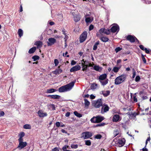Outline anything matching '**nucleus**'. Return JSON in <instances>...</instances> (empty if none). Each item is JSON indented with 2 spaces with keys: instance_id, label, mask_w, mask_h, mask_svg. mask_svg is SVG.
Masks as SVG:
<instances>
[{
  "instance_id": "obj_59",
  "label": "nucleus",
  "mask_w": 151,
  "mask_h": 151,
  "mask_svg": "<svg viewBox=\"0 0 151 151\" xmlns=\"http://www.w3.org/2000/svg\"><path fill=\"white\" fill-rule=\"evenodd\" d=\"M66 149H67V146L66 145H65L62 148V149L63 150V151H65V150H67Z\"/></svg>"
},
{
  "instance_id": "obj_31",
  "label": "nucleus",
  "mask_w": 151,
  "mask_h": 151,
  "mask_svg": "<svg viewBox=\"0 0 151 151\" xmlns=\"http://www.w3.org/2000/svg\"><path fill=\"white\" fill-rule=\"evenodd\" d=\"M18 33L19 37H21L23 35L22 30L21 29H19L18 31Z\"/></svg>"
},
{
  "instance_id": "obj_57",
  "label": "nucleus",
  "mask_w": 151,
  "mask_h": 151,
  "mask_svg": "<svg viewBox=\"0 0 151 151\" xmlns=\"http://www.w3.org/2000/svg\"><path fill=\"white\" fill-rule=\"evenodd\" d=\"M4 114V113L3 111H0V117L3 116Z\"/></svg>"
},
{
  "instance_id": "obj_7",
  "label": "nucleus",
  "mask_w": 151,
  "mask_h": 151,
  "mask_svg": "<svg viewBox=\"0 0 151 151\" xmlns=\"http://www.w3.org/2000/svg\"><path fill=\"white\" fill-rule=\"evenodd\" d=\"M18 141L19 144L17 147L19 148L20 149L24 148L27 146V143L26 142H23V140H19Z\"/></svg>"
},
{
  "instance_id": "obj_41",
  "label": "nucleus",
  "mask_w": 151,
  "mask_h": 151,
  "mask_svg": "<svg viewBox=\"0 0 151 151\" xmlns=\"http://www.w3.org/2000/svg\"><path fill=\"white\" fill-rule=\"evenodd\" d=\"M32 59L34 61H35L39 59V57L37 55H35L32 57Z\"/></svg>"
},
{
  "instance_id": "obj_53",
  "label": "nucleus",
  "mask_w": 151,
  "mask_h": 151,
  "mask_svg": "<svg viewBox=\"0 0 151 151\" xmlns=\"http://www.w3.org/2000/svg\"><path fill=\"white\" fill-rule=\"evenodd\" d=\"M144 51H145L146 53H150L149 50V49H147L146 48H145Z\"/></svg>"
},
{
  "instance_id": "obj_4",
  "label": "nucleus",
  "mask_w": 151,
  "mask_h": 151,
  "mask_svg": "<svg viewBox=\"0 0 151 151\" xmlns=\"http://www.w3.org/2000/svg\"><path fill=\"white\" fill-rule=\"evenodd\" d=\"M104 119V118L100 116H97L96 117H93L91 119V122L94 123H98L101 122Z\"/></svg>"
},
{
  "instance_id": "obj_55",
  "label": "nucleus",
  "mask_w": 151,
  "mask_h": 151,
  "mask_svg": "<svg viewBox=\"0 0 151 151\" xmlns=\"http://www.w3.org/2000/svg\"><path fill=\"white\" fill-rule=\"evenodd\" d=\"M142 60L144 62V63H146V61L145 59V58L143 56V55L142 56Z\"/></svg>"
},
{
  "instance_id": "obj_13",
  "label": "nucleus",
  "mask_w": 151,
  "mask_h": 151,
  "mask_svg": "<svg viewBox=\"0 0 151 151\" xmlns=\"http://www.w3.org/2000/svg\"><path fill=\"white\" fill-rule=\"evenodd\" d=\"M85 21L86 23H91L93 20V18L92 16H89L88 14L85 15Z\"/></svg>"
},
{
  "instance_id": "obj_47",
  "label": "nucleus",
  "mask_w": 151,
  "mask_h": 151,
  "mask_svg": "<svg viewBox=\"0 0 151 151\" xmlns=\"http://www.w3.org/2000/svg\"><path fill=\"white\" fill-rule=\"evenodd\" d=\"M64 35L65 37L64 38V40L65 42H66V41L67 39L69 37L67 34Z\"/></svg>"
},
{
  "instance_id": "obj_60",
  "label": "nucleus",
  "mask_w": 151,
  "mask_h": 151,
  "mask_svg": "<svg viewBox=\"0 0 151 151\" xmlns=\"http://www.w3.org/2000/svg\"><path fill=\"white\" fill-rule=\"evenodd\" d=\"M70 113L69 112H67L65 115V116L66 117H68L70 116Z\"/></svg>"
},
{
  "instance_id": "obj_48",
  "label": "nucleus",
  "mask_w": 151,
  "mask_h": 151,
  "mask_svg": "<svg viewBox=\"0 0 151 151\" xmlns=\"http://www.w3.org/2000/svg\"><path fill=\"white\" fill-rule=\"evenodd\" d=\"M140 79V77L139 76H137L136 77L135 79L136 81V82L139 81Z\"/></svg>"
},
{
  "instance_id": "obj_11",
  "label": "nucleus",
  "mask_w": 151,
  "mask_h": 151,
  "mask_svg": "<svg viewBox=\"0 0 151 151\" xmlns=\"http://www.w3.org/2000/svg\"><path fill=\"white\" fill-rule=\"evenodd\" d=\"M109 107L106 105H104L102 106L101 113L102 114H104L106 112H107L109 111Z\"/></svg>"
},
{
  "instance_id": "obj_46",
  "label": "nucleus",
  "mask_w": 151,
  "mask_h": 151,
  "mask_svg": "<svg viewBox=\"0 0 151 151\" xmlns=\"http://www.w3.org/2000/svg\"><path fill=\"white\" fill-rule=\"evenodd\" d=\"M94 28V26L92 24H91L90 25L89 27V31H91Z\"/></svg>"
},
{
  "instance_id": "obj_17",
  "label": "nucleus",
  "mask_w": 151,
  "mask_h": 151,
  "mask_svg": "<svg viewBox=\"0 0 151 151\" xmlns=\"http://www.w3.org/2000/svg\"><path fill=\"white\" fill-rule=\"evenodd\" d=\"M125 142V139H119L118 141V142L117 144L119 147H121L124 145Z\"/></svg>"
},
{
  "instance_id": "obj_61",
  "label": "nucleus",
  "mask_w": 151,
  "mask_h": 151,
  "mask_svg": "<svg viewBox=\"0 0 151 151\" xmlns=\"http://www.w3.org/2000/svg\"><path fill=\"white\" fill-rule=\"evenodd\" d=\"M95 96L92 94H91L90 95V98L91 99H93L95 98Z\"/></svg>"
},
{
  "instance_id": "obj_2",
  "label": "nucleus",
  "mask_w": 151,
  "mask_h": 151,
  "mask_svg": "<svg viewBox=\"0 0 151 151\" xmlns=\"http://www.w3.org/2000/svg\"><path fill=\"white\" fill-rule=\"evenodd\" d=\"M107 75L106 73H104L100 75L99 78V81L101 85L104 86L108 83L109 80L107 78Z\"/></svg>"
},
{
  "instance_id": "obj_18",
  "label": "nucleus",
  "mask_w": 151,
  "mask_h": 151,
  "mask_svg": "<svg viewBox=\"0 0 151 151\" xmlns=\"http://www.w3.org/2000/svg\"><path fill=\"white\" fill-rule=\"evenodd\" d=\"M93 68L94 70L99 72H101L102 70V68L98 65H94L93 67Z\"/></svg>"
},
{
  "instance_id": "obj_3",
  "label": "nucleus",
  "mask_w": 151,
  "mask_h": 151,
  "mask_svg": "<svg viewBox=\"0 0 151 151\" xmlns=\"http://www.w3.org/2000/svg\"><path fill=\"white\" fill-rule=\"evenodd\" d=\"M126 76L122 75L117 77L115 80V84L119 85L123 83L126 79Z\"/></svg>"
},
{
  "instance_id": "obj_37",
  "label": "nucleus",
  "mask_w": 151,
  "mask_h": 151,
  "mask_svg": "<svg viewBox=\"0 0 151 151\" xmlns=\"http://www.w3.org/2000/svg\"><path fill=\"white\" fill-rule=\"evenodd\" d=\"M85 106H88L90 105V103L86 99H84Z\"/></svg>"
},
{
  "instance_id": "obj_10",
  "label": "nucleus",
  "mask_w": 151,
  "mask_h": 151,
  "mask_svg": "<svg viewBox=\"0 0 151 151\" xmlns=\"http://www.w3.org/2000/svg\"><path fill=\"white\" fill-rule=\"evenodd\" d=\"M38 116L40 118H43L47 116V114L42 110H40L37 112Z\"/></svg>"
},
{
  "instance_id": "obj_62",
  "label": "nucleus",
  "mask_w": 151,
  "mask_h": 151,
  "mask_svg": "<svg viewBox=\"0 0 151 151\" xmlns=\"http://www.w3.org/2000/svg\"><path fill=\"white\" fill-rule=\"evenodd\" d=\"M134 101L135 102H137V98H136V97L134 96Z\"/></svg>"
},
{
  "instance_id": "obj_28",
  "label": "nucleus",
  "mask_w": 151,
  "mask_h": 151,
  "mask_svg": "<svg viewBox=\"0 0 151 151\" xmlns=\"http://www.w3.org/2000/svg\"><path fill=\"white\" fill-rule=\"evenodd\" d=\"M98 86V85L96 83H92L91 85V88L92 89H96Z\"/></svg>"
},
{
  "instance_id": "obj_36",
  "label": "nucleus",
  "mask_w": 151,
  "mask_h": 151,
  "mask_svg": "<svg viewBox=\"0 0 151 151\" xmlns=\"http://www.w3.org/2000/svg\"><path fill=\"white\" fill-rule=\"evenodd\" d=\"M104 34H106V35H109L110 33V30L109 29H106L104 28Z\"/></svg>"
},
{
  "instance_id": "obj_56",
  "label": "nucleus",
  "mask_w": 151,
  "mask_h": 151,
  "mask_svg": "<svg viewBox=\"0 0 151 151\" xmlns=\"http://www.w3.org/2000/svg\"><path fill=\"white\" fill-rule=\"evenodd\" d=\"M139 47L142 50L144 51V49L145 48L144 47V46L143 45H140L139 46Z\"/></svg>"
},
{
  "instance_id": "obj_40",
  "label": "nucleus",
  "mask_w": 151,
  "mask_h": 151,
  "mask_svg": "<svg viewBox=\"0 0 151 151\" xmlns=\"http://www.w3.org/2000/svg\"><path fill=\"white\" fill-rule=\"evenodd\" d=\"M70 147L72 148L76 149L78 147V145L77 144H72Z\"/></svg>"
},
{
  "instance_id": "obj_44",
  "label": "nucleus",
  "mask_w": 151,
  "mask_h": 151,
  "mask_svg": "<svg viewBox=\"0 0 151 151\" xmlns=\"http://www.w3.org/2000/svg\"><path fill=\"white\" fill-rule=\"evenodd\" d=\"M122 49V48L119 47H116L115 49V51L116 53L118 52L119 51H120Z\"/></svg>"
},
{
  "instance_id": "obj_52",
  "label": "nucleus",
  "mask_w": 151,
  "mask_h": 151,
  "mask_svg": "<svg viewBox=\"0 0 151 151\" xmlns=\"http://www.w3.org/2000/svg\"><path fill=\"white\" fill-rule=\"evenodd\" d=\"M60 122H57L55 124L56 126L58 127L60 126Z\"/></svg>"
},
{
  "instance_id": "obj_63",
  "label": "nucleus",
  "mask_w": 151,
  "mask_h": 151,
  "mask_svg": "<svg viewBox=\"0 0 151 151\" xmlns=\"http://www.w3.org/2000/svg\"><path fill=\"white\" fill-rule=\"evenodd\" d=\"M61 132L63 133H67V131H66L65 130L63 129H62L61 130Z\"/></svg>"
},
{
  "instance_id": "obj_26",
  "label": "nucleus",
  "mask_w": 151,
  "mask_h": 151,
  "mask_svg": "<svg viewBox=\"0 0 151 151\" xmlns=\"http://www.w3.org/2000/svg\"><path fill=\"white\" fill-rule=\"evenodd\" d=\"M100 39L103 42H106L108 41L109 39L106 37H102L100 38Z\"/></svg>"
},
{
  "instance_id": "obj_42",
  "label": "nucleus",
  "mask_w": 151,
  "mask_h": 151,
  "mask_svg": "<svg viewBox=\"0 0 151 151\" xmlns=\"http://www.w3.org/2000/svg\"><path fill=\"white\" fill-rule=\"evenodd\" d=\"M50 107L52 110H55V105L53 104H50L49 105Z\"/></svg>"
},
{
  "instance_id": "obj_23",
  "label": "nucleus",
  "mask_w": 151,
  "mask_h": 151,
  "mask_svg": "<svg viewBox=\"0 0 151 151\" xmlns=\"http://www.w3.org/2000/svg\"><path fill=\"white\" fill-rule=\"evenodd\" d=\"M24 134H25L24 132H21L19 135V138L18 139V140H23L22 137L24 136Z\"/></svg>"
},
{
  "instance_id": "obj_15",
  "label": "nucleus",
  "mask_w": 151,
  "mask_h": 151,
  "mask_svg": "<svg viewBox=\"0 0 151 151\" xmlns=\"http://www.w3.org/2000/svg\"><path fill=\"white\" fill-rule=\"evenodd\" d=\"M94 106L97 108L99 107L102 104L101 100H98L94 103Z\"/></svg>"
},
{
  "instance_id": "obj_64",
  "label": "nucleus",
  "mask_w": 151,
  "mask_h": 151,
  "mask_svg": "<svg viewBox=\"0 0 151 151\" xmlns=\"http://www.w3.org/2000/svg\"><path fill=\"white\" fill-rule=\"evenodd\" d=\"M142 151H147L148 150L147 149L145 148V147L144 148H143L142 149Z\"/></svg>"
},
{
  "instance_id": "obj_25",
  "label": "nucleus",
  "mask_w": 151,
  "mask_h": 151,
  "mask_svg": "<svg viewBox=\"0 0 151 151\" xmlns=\"http://www.w3.org/2000/svg\"><path fill=\"white\" fill-rule=\"evenodd\" d=\"M48 96H50L51 98L54 99H59L60 97V96L58 95H49Z\"/></svg>"
},
{
  "instance_id": "obj_16",
  "label": "nucleus",
  "mask_w": 151,
  "mask_h": 151,
  "mask_svg": "<svg viewBox=\"0 0 151 151\" xmlns=\"http://www.w3.org/2000/svg\"><path fill=\"white\" fill-rule=\"evenodd\" d=\"M127 39L129 40L131 42H133L135 41V40H137L138 41L137 39L135 37H133L131 35H128L127 37Z\"/></svg>"
},
{
  "instance_id": "obj_50",
  "label": "nucleus",
  "mask_w": 151,
  "mask_h": 151,
  "mask_svg": "<svg viewBox=\"0 0 151 151\" xmlns=\"http://www.w3.org/2000/svg\"><path fill=\"white\" fill-rule=\"evenodd\" d=\"M82 63V65H88L89 62L88 61H86L85 62V63Z\"/></svg>"
},
{
  "instance_id": "obj_30",
  "label": "nucleus",
  "mask_w": 151,
  "mask_h": 151,
  "mask_svg": "<svg viewBox=\"0 0 151 151\" xmlns=\"http://www.w3.org/2000/svg\"><path fill=\"white\" fill-rule=\"evenodd\" d=\"M99 44V41H97L95 43V44L93 46V50H95L97 49L98 45Z\"/></svg>"
},
{
  "instance_id": "obj_19",
  "label": "nucleus",
  "mask_w": 151,
  "mask_h": 151,
  "mask_svg": "<svg viewBox=\"0 0 151 151\" xmlns=\"http://www.w3.org/2000/svg\"><path fill=\"white\" fill-rule=\"evenodd\" d=\"M60 66H58V68L56 69L53 71V73L54 74L56 75L59 74L62 72V70L60 68Z\"/></svg>"
},
{
  "instance_id": "obj_58",
  "label": "nucleus",
  "mask_w": 151,
  "mask_h": 151,
  "mask_svg": "<svg viewBox=\"0 0 151 151\" xmlns=\"http://www.w3.org/2000/svg\"><path fill=\"white\" fill-rule=\"evenodd\" d=\"M63 34L64 35H65L67 34L66 32L64 29H63L62 30Z\"/></svg>"
},
{
  "instance_id": "obj_24",
  "label": "nucleus",
  "mask_w": 151,
  "mask_h": 151,
  "mask_svg": "<svg viewBox=\"0 0 151 151\" xmlns=\"http://www.w3.org/2000/svg\"><path fill=\"white\" fill-rule=\"evenodd\" d=\"M120 68V66L119 67H117L115 66L113 68L112 70L115 73H117V72H118Z\"/></svg>"
},
{
  "instance_id": "obj_14",
  "label": "nucleus",
  "mask_w": 151,
  "mask_h": 151,
  "mask_svg": "<svg viewBox=\"0 0 151 151\" xmlns=\"http://www.w3.org/2000/svg\"><path fill=\"white\" fill-rule=\"evenodd\" d=\"M81 68V67L79 65H76L73 67L70 70L71 72H75L79 70Z\"/></svg>"
},
{
  "instance_id": "obj_1",
  "label": "nucleus",
  "mask_w": 151,
  "mask_h": 151,
  "mask_svg": "<svg viewBox=\"0 0 151 151\" xmlns=\"http://www.w3.org/2000/svg\"><path fill=\"white\" fill-rule=\"evenodd\" d=\"M76 81H73L65 85L60 87L58 91L60 92H64L69 91L73 88L74 85Z\"/></svg>"
},
{
  "instance_id": "obj_12",
  "label": "nucleus",
  "mask_w": 151,
  "mask_h": 151,
  "mask_svg": "<svg viewBox=\"0 0 151 151\" xmlns=\"http://www.w3.org/2000/svg\"><path fill=\"white\" fill-rule=\"evenodd\" d=\"M56 42V40L53 38H50L48 39L47 44L48 46H51Z\"/></svg>"
},
{
  "instance_id": "obj_20",
  "label": "nucleus",
  "mask_w": 151,
  "mask_h": 151,
  "mask_svg": "<svg viewBox=\"0 0 151 151\" xmlns=\"http://www.w3.org/2000/svg\"><path fill=\"white\" fill-rule=\"evenodd\" d=\"M73 18L75 22H77L80 20L81 18L79 14L76 15L75 16H74Z\"/></svg>"
},
{
  "instance_id": "obj_22",
  "label": "nucleus",
  "mask_w": 151,
  "mask_h": 151,
  "mask_svg": "<svg viewBox=\"0 0 151 151\" xmlns=\"http://www.w3.org/2000/svg\"><path fill=\"white\" fill-rule=\"evenodd\" d=\"M35 45L37 46V47L40 48L41 47L42 45V42L40 41H37L35 42Z\"/></svg>"
},
{
  "instance_id": "obj_51",
  "label": "nucleus",
  "mask_w": 151,
  "mask_h": 151,
  "mask_svg": "<svg viewBox=\"0 0 151 151\" xmlns=\"http://www.w3.org/2000/svg\"><path fill=\"white\" fill-rule=\"evenodd\" d=\"M94 64L93 62H92V63H89L88 64V67H93L94 66Z\"/></svg>"
},
{
  "instance_id": "obj_49",
  "label": "nucleus",
  "mask_w": 151,
  "mask_h": 151,
  "mask_svg": "<svg viewBox=\"0 0 151 151\" xmlns=\"http://www.w3.org/2000/svg\"><path fill=\"white\" fill-rule=\"evenodd\" d=\"M76 63V62L74 60H72L71 61V65H75Z\"/></svg>"
},
{
  "instance_id": "obj_32",
  "label": "nucleus",
  "mask_w": 151,
  "mask_h": 151,
  "mask_svg": "<svg viewBox=\"0 0 151 151\" xmlns=\"http://www.w3.org/2000/svg\"><path fill=\"white\" fill-rule=\"evenodd\" d=\"M110 93V91L109 90H107L104 92L103 94L104 96H107Z\"/></svg>"
},
{
  "instance_id": "obj_8",
  "label": "nucleus",
  "mask_w": 151,
  "mask_h": 151,
  "mask_svg": "<svg viewBox=\"0 0 151 151\" xmlns=\"http://www.w3.org/2000/svg\"><path fill=\"white\" fill-rule=\"evenodd\" d=\"M122 117L118 114L114 115L113 117L112 121L114 122H118L121 120Z\"/></svg>"
},
{
  "instance_id": "obj_27",
  "label": "nucleus",
  "mask_w": 151,
  "mask_h": 151,
  "mask_svg": "<svg viewBox=\"0 0 151 151\" xmlns=\"http://www.w3.org/2000/svg\"><path fill=\"white\" fill-rule=\"evenodd\" d=\"M36 49V47H34L31 48L29 51V53L30 54L34 52Z\"/></svg>"
},
{
  "instance_id": "obj_5",
  "label": "nucleus",
  "mask_w": 151,
  "mask_h": 151,
  "mask_svg": "<svg viewBox=\"0 0 151 151\" xmlns=\"http://www.w3.org/2000/svg\"><path fill=\"white\" fill-rule=\"evenodd\" d=\"M81 135V138H83L84 139H88L92 135L91 132H83Z\"/></svg>"
},
{
  "instance_id": "obj_35",
  "label": "nucleus",
  "mask_w": 151,
  "mask_h": 151,
  "mask_svg": "<svg viewBox=\"0 0 151 151\" xmlns=\"http://www.w3.org/2000/svg\"><path fill=\"white\" fill-rule=\"evenodd\" d=\"M74 114L75 116L77 117L80 118L82 116V115L80 113H78L76 111H75L74 112Z\"/></svg>"
},
{
  "instance_id": "obj_45",
  "label": "nucleus",
  "mask_w": 151,
  "mask_h": 151,
  "mask_svg": "<svg viewBox=\"0 0 151 151\" xmlns=\"http://www.w3.org/2000/svg\"><path fill=\"white\" fill-rule=\"evenodd\" d=\"M54 63L55 64V66H57L58 65L59 62L58 60L57 59H55L54 60Z\"/></svg>"
},
{
  "instance_id": "obj_38",
  "label": "nucleus",
  "mask_w": 151,
  "mask_h": 151,
  "mask_svg": "<svg viewBox=\"0 0 151 151\" xmlns=\"http://www.w3.org/2000/svg\"><path fill=\"white\" fill-rule=\"evenodd\" d=\"M82 70L83 71L86 70L87 68L88 67V65H83Z\"/></svg>"
},
{
  "instance_id": "obj_9",
  "label": "nucleus",
  "mask_w": 151,
  "mask_h": 151,
  "mask_svg": "<svg viewBox=\"0 0 151 151\" xmlns=\"http://www.w3.org/2000/svg\"><path fill=\"white\" fill-rule=\"evenodd\" d=\"M110 32L113 33H114L116 32H118L119 30V27L116 24H114V25L111 27L110 29Z\"/></svg>"
},
{
  "instance_id": "obj_43",
  "label": "nucleus",
  "mask_w": 151,
  "mask_h": 151,
  "mask_svg": "<svg viewBox=\"0 0 151 151\" xmlns=\"http://www.w3.org/2000/svg\"><path fill=\"white\" fill-rule=\"evenodd\" d=\"M102 137V136L100 134H97L96 135H95V138L96 139H100Z\"/></svg>"
},
{
  "instance_id": "obj_21",
  "label": "nucleus",
  "mask_w": 151,
  "mask_h": 151,
  "mask_svg": "<svg viewBox=\"0 0 151 151\" xmlns=\"http://www.w3.org/2000/svg\"><path fill=\"white\" fill-rule=\"evenodd\" d=\"M104 28H102L100 29L99 32L98 33H97L96 34L97 36L98 37H99L100 34L101 35H103L104 34Z\"/></svg>"
},
{
  "instance_id": "obj_29",
  "label": "nucleus",
  "mask_w": 151,
  "mask_h": 151,
  "mask_svg": "<svg viewBox=\"0 0 151 151\" xmlns=\"http://www.w3.org/2000/svg\"><path fill=\"white\" fill-rule=\"evenodd\" d=\"M56 91V90L53 88H50L48 89L47 90V93H50L55 92Z\"/></svg>"
},
{
  "instance_id": "obj_6",
  "label": "nucleus",
  "mask_w": 151,
  "mask_h": 151,
  "mask_svg": "<svg viewBox=\"0 0 151 151\" xmlns=\"http://www.w3.org/2000/svg\"><path fill=\"white\" fill-rule=\"evenodd\" d=\"M87 33L86 31H84L80 36L79 41L81 43L84 42L87 37Z\"/></svg>"
},
{
  "instance_id": "obj_33",
  "label": "nucleus",
  "mask_w": 151,
  "mask_h": 151,
  "mask_svg": "<svg viewBox=\"0 0 151 151\" xmlns=\"http://www.w3.org/2000/svg\"><path fill=\"white\" fill-rule=\"evenodd\" d=\"M119 133V130L117 129H115L114 130L113 134L114 135L115 137Z\"/></svg>"
},
{
  "instance_id": "obj_39",
  "label": "nucleus",
  "mask_w": 151,
  "mask_h": 151,
  "mask_svg": "<svg viewBox=\"0 0 151 151\" xmlns=\"http://www.w3.org/2000/svg\"><path fill=\"white\" fill-rule=\"evenodd\" d=\"M86 145L89 146L91 145V142L90 140H86L85 141Z\"/></svg>"
},
{
  "instance_id": "obj_34",
  "label": "nucleus",
  "mask_w": 151,
  "mask_h": 151,
  "mask_svg": "<svg viewBox=\"0 0 151 151\" xmlns=\"http://www.w3.org/2000/svg\"><path fill=\"white\" fill-rule=\"evenodd\" d=\"M23 128L26 129H31V126L30 124H26L23 126Z\"/></svg>"
},
{
  "instance_id": "obj_54",
  "label": "nucleus",
  "mask_w": 151,
  "mask_h": 151,
  "mask_svg": "<svg viewBox=\"0 0 151 151\" xmlns=\"http://www.w3.org/2000/svg\"><path fill=\"white\" fill-rule=\"evenodd\" d=\"M52 151H59V149L57 147H55L52 149Z\"/></svg>"
}]
</instances>
